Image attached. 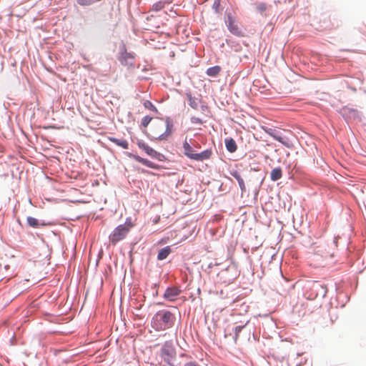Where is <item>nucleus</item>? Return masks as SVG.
<instances>
[{
	"mask_svg": "<svg viewBox=\"0 0 366 366\" xmlns=\"http://www.w3.org/2000/svg\"><path fill=\"white\" fill-rule=\"evenodd\" d=\"M227 20L226 21V24L229 31L235 36H242L243 31L239 26L238 22L233 17L232 14L231 13H228L227 14Z\"/></svg>",
	"mask_w": 366,
	"mask_h": 366,
	"instance_id": "423d86ee",
	"label": "nucleus"
},
{
	"mask_svg": "<svg viewBox=\"0 0 366 366\" xmlns=\"http://www.w3.org/2000/svg\"><path fill=\"white\" fill-rule=\"evenodd\" d=\"M267 133L271 136L273 139L275 140L280 142L282 143L284 146H285L287 148L291 147V144L287 138L282 137L280 136L277 132H272L271 130L267 131Z\"/></svg>",
	"mask_w": 366,
	"mask_h": 366,
	"instance_id": "9d476101",
	"label": "nucleus"
},
{
	"mask_svg": "<svg viewBox=\"0 0 366 366\" xmlns=\"http://www.w3.org/2000/svg\"><path fill=\"white\" fill-rule=\"evenodd\" d=\"M130 157H132L137 162L142 164L143 165L147 166V167L152 168V169H158L159 166L156 164L153 163L152 162L148 160L147 159L142 158L138 155H132L130 154Z\"/></svg>",
	"mask_w": 366,
	"mask_h": 366,
	"instance_id": "9b49d317",
	"label": "nucleus"
},
{
	"mask_svg": "<svg viewBox=\"0 0 366 366\" xmlns=\"http://www.w3.org/2000/svg\"><path fill=\"white\" fill-rule=\"evenodd\" d=\"M180 292L181 290L177 287H169L166 290L164 297L169 301H174Z\"/></svg>",
	"mask_w": 366,
	"mask_h": 366,
	"instance_id": "1a4fd4ad",
	"label": "nucleus"
},
{
	"mask_svg": "<svg viewBox=\"0 0 366 366\" xmlns=\"http://www.w3.org/2000/svg\"><path fill=\"white\" fill-rule=\"evenodd\" d=\"M184 366H199L197 363L194 362H189L184 365Z\"/></svg>",
	"mask_w": 366,
	"mask_h": 366,
	"instance_id": "c85d7f7f",
	"label": "nucleus"
},
{
	"mask_svg": "<svg viewBox=\"0 0 366 366\" xmlns=\"http://www.w3.org/2000/svg\"><path fill=\"white\" fill-rule=\"evenodd\" d=\"M174 320V315L171 312L161 310L154 315L152 326L157 331L165 330L173 326Z\"/></svg>",
	"mask_w": 366,
	"mask_h": 366,
	"instance_id": "f03ea898",
	"label": "nucleus"
},
{
	"mask_svg": "<svg viewBox=\"0 0 366 366\" xmlns=\"http://www.w3.org/2000/svg\"><path fill=\"white\" fill-rule=\"evenodd\" d=\"M282 177V171L280 167L274 168L272 170L270 178L272 181L275 182L281 179Z\"/></svg>",
	"mask_w": 366,
	"mask_h": 366,
	"instance_id": "dca6fc26",
	"label": "nucleus"
},
{
	"mask_svg": "<svg viewBox=\"0 0 366 366\" xmlns=\"http://www.w3.org/2000/svg\"><path fill=\"white\" fill-rule=\"evenodd\" d=\"M222 69L219 66H214L207 69L206 73L208 76L215 77L220 73Z\"/></svg>",
	"mask_w": 366,
	"mask_h": 366,
	"instance_id": "f3484780",
	"label": "nucleus"
},
{
	"mask_svg": "<svg viewBox=\"0 0 366 366\" xmlns=\"http://www.w3.org/2000/svg\"><path fill=\"white\" fill-rule=\"evenodd\" d=\"M26 220H27V223L29 224V225L32 227H37L39 226V222L34 217H28Z\"/></svg>",
	"mask_w": 366,
	"mask_h": 366,
	"instance_id": "aec40b11",
	"label": "nucleus"
},
{
	"mask_svg": "<svg viewBox=\"0 0 366 366\" xmlns=\"http://www.w3.org/2000/svg\"><path fill=\"white\" fill-rule=\"evenodd\" d=\"M220 3L219 0H216L214 2L213 8L215 9V11L217 12L219 11V7Z\"/></svg>",
	"mask_w": 366,
	"mask_h": 366,
	"instance_id": "bb28decb",
	"label": "nucleus"
},
{
	"mask_svg": "<svg viewBox=\"0 0 366 366\" xmlns=\"http://www.w3.org/2000/svg\"><path fill=\"white\" fill-rule=\"evenodd\" d=\"M337 245L335 242H333L330 247H328L329 249H325L321 251V255L325 258L333 257H334V250L336 249Z\"/></svg>",
	"mask_w": 366,
	"mask_h": 366,
	"instance_id": "4468645a",
	"label": "nucleus"
},
{
	"mask_svg": "<svg viewBox=\"0 0 366 366\" xmlns=\"http://www.w3.org/2000/svg\"><path fill=\"white\" fill-rule=\"evenodd\" d=\"M173 127L174 124L169 118L157 119L151 125V139L157 141L167 140L172 134Z\"/></svg>",
	"mask_w": 366,
	"mask_h": 366,
	"instance_id": "f257e3e1",
	"label": "nucleus"
},
{
	"mask_svg": "<svg viewBox=\"0 0 366 366\" xmlns=\"http://www.w3.org/2000/svg\"><path fill=\"white\" fill-rule=\"evenodd\" d=\"M144 106L145 107V108H147V109H148L149 110H152V111H155L156 110V107L149 101L144 102Z\"/></svg>",
	"mask_w": 366,
	"mask_h": 366,
	"instance_id": "b1692460",
	"label": "nucleus"
},
{
	"mask_svg": "<svg viewBox=\"0 0 366 366\" xmlns=\"http://www.w3.org/2000/svg\"><path fill=\"white\" fill-rule=\"evenodd\" d=\"M167 345H168V342H166L164 344V347L161 350V356L166 361H168L167 357L171 355L169 350L168 348H167Z\"/></svg>",
	"mask_w": 366,
	"mask_h": 366,
	"instance_id": "6ab92c4d",
	"label": "nucleus"
},
{
	"mask_svg": "<svg viewBox=\"0 0 366 366\" xmlns=\"http://www.w3.org/2000/svg\"><path fill=\"white\" fill-rule=\"evenodd\" d=\"M225 145L227 149L231 153L236 152L237 149V144L232 138L226 139Z\"/></svg>",
	"mask_w": 366,
	"mask_h": 366,
	"instance_id": "2eb2a0df",
	"label": "nucleus"
},
{
	"mask_svg": "<svg viewBox=\"0 0 366 366\" xmlns=\"http://www.w3.org/2000/svg\"><path fill=\"white\" fill-rule=\"evenodd\" d=\"M132 224L129 223L127 224H120L116 227L112 233L109 235V240L113 244H116L118 242L122 240L126 237Z\"/></svg>",
	"mask_w": 366,
	"mask_h": 366,
	"instance_id": "20e7f679",
	"label": "nucleus"
},
{
	"mask_svg": "<svg viewBox=\"0 0 366 366\" xmlns=\"http://www.w3.org/2000/svg\"><path fill=\"white\" fill-rule=\"evenodd\" d=\"M138 147L152 158L159 159L160 154L142 140L137 142Z\"/></svg>",
	"mask_w": 366,
	"mask_h": 366,
	"instance_id": "0eeeda50",
	"label": "nucleus"
},
{
	"mask_svg": "<svg viewBox=\"0 0 366 366\" xmlns=\"http://www.w3.org/2000/svg\"><path fill=\"white\" fill-rule=\"evenodd\" d=\"M171 252V249L169 246L162 249L159 253H158V255H157V259L159 260H163L164 259H166L168 255L170 254Z\"/></svg>",
	"mask_w": 366,
	"mask_h": 366,
	"instance_id": "a211bd4d",
	"label": "nucleus"
},
{
	"mask_svg": "<svg viewBox=\"0 0 366 366\" xmlns=\"http://www.w3.org/2000/svg\"><path fill=\"white\" fill-rule=\"evenodd\" d=\"M327 290L323 285L319 284L317 282H312L307 292L308 298L311 300L316 299L318 297H325L327 295Z\"/></svg>",
	"mask_w": 366,
	"mask_h": 366,
	"instance_id": "39448f33",
	"label": "nucleus"
},
{
	"mask_svg": "<svg viewBox=\"0 0 366 366\" xmlns=\"http://www.w3.org/2000/svg\"><path fill=\"white\" fill-rule=\"evenodd\" d=\"M171 3H172L171 1L160 0L159 1L153 4V6L151 9V11H159L163 9L167 4L168 5V4H170Z\"/></svg>",
	"mask_w": 366,
	"mask_h": 366,
	"instance_id": "ddd939ff",
	"label": "nucleus"
},
{
	"mask_svg": "<svg viewBox=\"0 0 366 366\" xmlns=\"http://www.w3.org/2000/svg\"><path fill=\"white\" fill-rule=\"evenodd\" d=\"M257 9L260 12L263 13L267 9V5L264 3H260L257 5Z\"/></svg>",
	"mask_w": 366,
	"mask_h": 366,
	"instance_id": "a878e982",
	"label": "nucleus"
},
{
	"mask_svg": "<svg viewBox=\"0 0 366 366\" xmlns=\"http://www.w3.org/2000/svg\"><path fill=\"white\" fill-rule=\"evenodd\" d=\"M152 119V117H151L149 116H145L142 120V125L144 127H147L149 125V124L151 122Z\"/></svg>",
	"mask_w": 366,
	"mask_h": 366,
	"instance_id": "4be33fe9",
	"label": "nucleus"
},
{
	"mask_svg": "<svg viewBox=\"0 0 366 366\" xmlns=\"http://www.w3.org/2000/svg\"><path fill=\"white\" fill-rule=\"evenodd\" d=\"M108 139L114 143L116 145L123 148V149H128L129 147V143L126 139H117L113 137H108Z\"/></svg>",
	"mask_w": 366,
	"mask_h": 366,
	"instance_id": "f8f14e48",
	"label": "nucleus"
},
{
	"mask_svg": "<svg viewBox=\"0 0 366 366\" xmlns=\"http://www.w3.org/2000/svg\"><path fill=\"white\" fill-rule=\"evenodd\" d=\"M234 177L237 179L239 185L242 191H244L245 190V184H244V180L242 179V178H241V177L239 175H234Z\"/></svg>",
	"mask_w": 366,
	"mask_h": 366,
	"instance_id": "5701e85b",
	"label": "nucleus"
},
{
	"mask_svg": "<svg viewBox=\"0 0 366 366\" xmlns=\"http://www.w3.org/2000/svg\"><path fill=\"white\" fill-rule=\"evenodd\" d=\"M248 321H247L244 325H239V326H237L235 328H234V340H237L238 337H239V332L242 331V330L247 325Z\"/></svg>",
	"mask_w": 366,
	"mask_h": 366,
	"instance_id": "412c9836",
	"label": "nucleus"
},
{
	"mask_svg": "<svg viewBox=\"0 0 366 366\" xmlns=\"http://www.w3.org/2000/svg\"><path fill=\"white\" fill-rule=\"evenodd\" d=\"M184 148V154L191 159H194L196 161H203L204 159H208L210 158L212 155V152L210 150H204L200 153H196L191 147L189 144L185 140L183 143Z\"/></svg>",
	"mask_w": 366,
	"mask_h": 366,
	"instance_id": "7ed1b4c3",
	"label": "nucleus"
},
{
	"mask_svg": "<svg viewBox=\"0 0 366 366\" xmlns=\"http://www.w3.org/2000/svg\"><path fill=\"white\" fill-rule=\"evenodd\" d=\"M76 2L81 6H89L92 4V0H76Z\"/></svg>",
	"mask_w": 366,
	"mask_h": 366,
	"instance_id": "393cba45",
	"label": "nucleus"
},
{
	"mask_svg": "<svg viewBox=\"0 0 366 366\" xmlns=\"http://www.w3.org/2000/svg\"><path fill=\"white\" fill-rule=\"evenodd\" d=\"M192 122L193 123H198V124H202V121L199 118H197V117H192Z\"/></svg>",
	"mask_w": 366,
	"mask_h": 366,
	"instance_id": "cd10ccee",
	"label": "nucleus"
},
{
	"mask_svg": "<svg viewBox=\"0 0 366 366\" xmlns=\"http://www.w3.org/2000/svg\"><path fill=\"white\" fill-rule=\"evenodd\" d=\"M119 60L122 65L128 66L134 65V56L126 51L121 54Z\"/></svg>",
	"mask_w": 366,
	"mask_h": 366,
	"instance_id": "6e6552de",
	"label": "nucleus"
}]
</instances>
